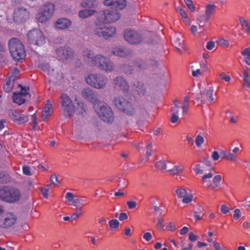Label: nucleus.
<instances>
[{"label": "nucleus", "mask_w": 250, "mask_h": 250, "mask_svg": "<svg viewBox=\"0 0 250 250\" xmlns=\"http://www.w3.org/2000/svg\"><path fill=\"white\" fill-rule=\"evenodd\" d=\"M82 53L83 57L90 59L91 65L106 72H110L113 70V63L106 57L101 54L94 56L92 51L87 48H83Z\"/></svg>", "instance_id": "f257e3e1"}, {"label": "nucleus", "mask_w": 250, "mask_h": 250, "mask_svg": "<svg viewBox=\"0 0 250 250\" xmlns=\"http://www.w3.org/2000/svg\"><path fill=\"white\" fill-rule=\"evenodd\" d=\"M101 119L107 123H112L114 119L113 113L110 107L103 101L94 103L93 108Z\"/></svg>", "instance_id": "f03ea898"}, {"label": "nucleus", "mask_w": 250, "mask_h": 250, "mask_svg": "<svg viewBox=\"0 0 250 250\" xmlns=\"http://www.w3.org/2000/svg\"><path fill=\"white\" fill-rule=\"evenodd\" d=\"M101 119L107 123H112L114 119L113 113L110 107L103 101L94 103L93 108Z\"/></svg>", "instance_id": "7ed1b4c3"}, {"label": "nucleus", "mask_w": 250, "mask_h": 250, "mask_svg": "<svg viewBox=\"0 0 250 250\" xmlns=\"http://www.w3.org/2000/svg\"><path fill=\"white\" fill-rule=\"evenodd\" d=\"M101 119L107 123H112L114 119L113 113L110 107L103 101L94 103L93 108Z\"/></svg>", "instance_id": "20e7f679"}, {"label": "nucleus", "mask_w": 250, "mask_h": 250, "mask_svg": "<svg viewBox=\"0 0 250 250\" xmlns=\"http://www.w3.org/2000/svg\"><path fill=\"white\" fill-rule=\"evenodd\" d=\"M9 49L13 58L16 61L22 60L26 56L23 44L17 38H13L9 41Z\"/></svg>", "instance_id": "39448f33"}, {"label": "nucleus", "mask_w": 250, "mask_h": 250, "mask_svg": "<svg viewBox=\"0 0 250 250\" xmlns=\"http://www.w3.org/2000/svg\"><path fill=\"white\" fill-rule=\"evenodd\" d=\"M105 23L100 20H96L93 28V33L98 37L107 39L115 34L116 28L113 26L105 24Z\"/></svg>", "instance_id": "423d86ee"}, {"label": "nucleus", "mask_w": 250, "mask_h": 250, "mask_svg": "<svg viewBox=\"0 0 250 250\" xmlns=\"http://www.w3.org/2000/svg\"><path fill=\"white\" fill-rule=\"evenodd\" d=\"M21 197L20 190L15 188L5 186L0 187V198L9 203H14L20 200Z\"/></svg>", "instance_id": "0eeeda50"}, {"label": "nucleus", "mask_w": 250, "mask_h": 250, "mask_svg": "<svg viewBox=\"0 0 250 250\" xmlns=\"http://www.w3.org/2000/svg\"><path fill=\"white\" fill-rule=\"evenodd\" d=\"M55 11V5L51 2H47L42 5L36 15V20L41 23L49 21Z\"/></svg>", "instance_id": "6e6552de"}, {"label": "nucleus", "mask_w": 250, "mask_h": 250, "mask_svg": "<svg viewBox=\"0 0 250 250\" xmlns=\"http://www.w3.org/2000/svg\"><path fill=\"white\" fill-rule=\"evenodd\" d=\"M87 84L96 89L104 88L107 83V78L100 74H90L85 78Z\"/></svg>", "instance_id": "1a4fd4ad"}, {"label": "nucleus", "mask_w": 250, "mask_h": 250, "mask_svg": "<svg viewBox=\"0 0 250 250\" xmlns=\"http://www.w3.org/2000/svg\"><path fill=\"white\" fill-rule=\"evenodd\" d=\"M61 110L65 117L72 116L75 111L74 105L68 95L66 94H62L59 99Z\"/></svg>", "instance_id": "9d476101"}, {"label": "nucleus", "mask_w": 250, "mask_h": 250, "mask_svg": "<svg viewBox=\"0 0 250 250\" xmlns=\"http://www.w3.org/2000/svg\"><path fill=\"white\" fill-rule=\"evenodd\" d=\"M27 36L29 42L33 45L41 46L45 43V38L39 29L30 30L28 32Z\"/></svg>", "instance_id": "9b49d317"}, {"label": "nucleus", "mask_w": 250, "mask_h": 250, "mask_svg": "<svg viewBox=\"0 0 250 250\" xmlns=\"http://www.w3.org/2000/svg\"><path fill=\"white\" fill-rule=\"evenodd\" d=\"M121 17V14L115 10L107 9L101 12L97 20H100L103 22H113L118 20Z\"/></svg>", "instance_id": "f8f14e48"}, {"label": "nucleus", "mask_w": 250, "mask_h": 250, "mask_svg": "<svg viewBox=\"0 0 250 250\" xmlns=\"http://www.w3.org/2000/svg\"><path fill=\"white\" fill-rule=\"evenodd\" d=\"M115 105L121 111L128 115H132L134 113V108L123 97H118L114 100Z\"/></svg>", "instance_id": "ddd939ff"}, {"label": "nucleus", "mask_w": 250, "mask_h": 250, "mask_svg": "<svg viewBox=\"0 0 250 250\" xmlns=\"http://www.w3.org/2000/svg\"><path fill=\"white\" fill-rule=\"evenodd\" d=\"M30 12L29 10L23 7L16 8L13 14V21L18 23H21L29 19Z\"/></svg>", "instance_id": "4468645a"}, {"label": "nucleus", "mask_w": 250, "mask_h": 250, "mask_svg": "<svg viewBox=\"0 0 250 250\" xmlns=\"http://www.w3.org/2000/svg\"><path fill=\"white\" fill-rule=\"evenodd\" d=\"M18 86L21 87V91L14 93L13 100L14 103L20 105L24 104L27 98L29 97V88L28 87H23L21 84Z\"/></svg>", "instance_id": "2eb2a0df"}, {"label": "nucleus", "mask_w": 250, "mask_h": 250, "mask_svg": "<svg viewBox=\"0 0 250 250\" xmlns=\"http://www.w3.org/2000/svg\"><path fill=\"white\" fill-rule=\"evenodd\" d=\"M17 220V216L10 212L0 215V228H7L13 226Z\"/></svg>", "instance_id": "dca6fc26"}, {"label": "nucleus", "mask_w": 250, "mask_h": 250, "mask_svg": "<svg viewBox=\"0 0 250 250\" xmlns=\"http://www.w3.org/2000/svg\"><path fill=\"white\" fill-rule=\"evenodd\" d=\"M216 5L213 4H208L205 7V15L203 17L199 18L198 21L200 22L199 27L201 29L205 25V23L209 21L211 16L215 11Z\"/></svg>", "instance_id": "f3484780"}, {"label": "nucleus", "mask_w": 250, "mask_h": 250, "mask_svg": "<svg viewBox=\"0 0 250 250\" xmlns=\"http://www.w3.org/2000/svg\"><path fill=\"white\" fill-rule=\"evenodd\" d=\"M124 38L125 41L131 44H137L142 41L140 35L136 31L132 30H125Z\"/></svg>", "instance_id": "a211bd4d"}, {"label": "nucleus", "mask_w": 250, "mask_h": 250, "mask_svg": "<svg viewBox=\"0 0 250 250\" xmlns=\"http://www.w3.org/2000/svg\"><path fill=\"white\" fill-rule=\"evenodd\" d=\"M56 52L57 57L62 60H70L74 55L72 49L68 47L58 48Z\"/></svg>", "instance_id": "6ab92c4d"}, {"label": "nucleus", "mask_w": 250, "mask_h": 250, "mask_svg": "<svg viewBox=\"0 0 250 250\" xmlns=\"http://www.w3.org/2000/svg\"><path fill=\"white\" fill-rule=\"evenodd\" d=\"M9 116L11 120L19 125H22L27 123L29 120L27 115L19 114L13 110H10L8 112Z\"/></svg>", "instance_id": "aec40b11"}, {"label": "nucleus", "mask_w": 250, "mask_h": 250, "mask_svg": "<svg viewBox=\"0 0 250 250\" xmlns=\"http://www.w3.org/2000/svg\"><path fill=\"white\" fill-rule=\"evenodd\" d=\"M104 4L107 6H110L111 9L117 11L125 8L126 3L125 0H104Z\"/></svg>", "instance_id": "412c9836"}, {"label": "nucleus", "mask_w": 250, "mask_h": 250, "mask_svg": "<svg viewBox=\"0 0 250 250\" xmlns=\"http://www.w3.org/2000/svg\"><path fill=\"white\" fill-rule=\"evenodd\" d=\"M213 88L210 87L205 92H201V100L202 104L206 103L207 101L215 103V100L213 97Z\"/></svg>", "instance_id": "4be33fe9"}, {"label": "nucleus", "mask_w": 250, "mask_h": 250, "mask_svg": "<svg viewBox=\"0 0 250 250\" xmlns=\"http://www.w3.org/2000/svg\"><path fill=\"white\" fill-rule=\"evenodd\" d=\"M113 84L115 88L122 89L124 92H127L129 89L127 83L122 77H116L113 80Z\"/></svg>", "instance_id": "5701e85b"}, {"label": "nucleus", "mask_w": 250, "mask_h": 250, "mask_svg": "<svg viewBox=\"0 0 250 250\" xmlns=\"http://www.w3.org/2000/svg\"><path fill=\"white\" fill-rule=\"evenodd\" d=\"M176 194L180 198H183L182 202L184 203H189L193 199V196L191 194H188L187 191L185 188H180L176 190Z\"/></svg>", "instance_id": "b1692460"}, {"label": "nucleus", "mask_w": 250, "mask_h": 250, "mask_svg": "<svg viewBox=\"0 0 250 250\" xmlns=\"http://www.w3.org/2000/svg\"><path fill=\"white\" fill-rule=\"evenodd\" d=\"M82 96L93 103V106L94 107V103L97 101H100L97 98V95L94 92L89 88H85L82 91Z\"/></svg>", "instance_id": "393cba45"}, {"label": "nucleus", "mask_w": 250, "mask_h": 250, "mask_svg": "<svg viewBox=\"0 0 250 250\" xmlns=\"http://www.w3.org/2000/svg\"><path fill=\"white\" fill-rule=\"evenodd\" d=\"M136 66L140 69L143 70L151 67L157 66V62L155 60H150L147 62L143 60H139L136 62Z\"/></svg>", "instance_id": "a878e982"}, {"label": "nucleus", "mask_w": 250, "mask_h": 250, "mask_svg": "<svg viewBox=\"0 0 250 250\" xmlns=\"http://www.w3.org/2000/svg\"><path fill=\"white\" fill-rule=\"evenodd\" d=\"M71 25V21L67 18H61L58 19L55 23L56 28L64 29L69 28Z\"/></svg>", "instance_id": "bb28decb"}, {"label": "nucleus", "mask_w": 250, "mask_h": 250, "mask_svg": "<svg viewBox=\"0 0 250 250\" xmlns=\"http://www.w3.org/2000/svg\"><path fill=\"white\" fill-rule=\"evenodd\" d=\"M52 107V104L51 103L48 101L42 111V118L43 120L45 121L50 115Z\"/></svg>", "instance_id": "cd10ccee"}, {"label": "nucleus", "mask_w": 250, "mask_h": 250, "mask_svg": "<svg viewBox=\"0 0 250 250\" xmlns=\"http://www.w3.org/2000/svg\"><path fill=\"white\" fill-rule=\"evenodd\" d=\"M133 89L137 94L140 96H144L146 93V88L141 83L137 82L133 84Z\"/></svg>", "instance_id": "c85d7f7f"}, {"label": "nucleus", "mask_w": 250, "mask_h": 250, "mask_svg": "<svg viewBox=\"0 0 250 250\" xmlns=\"http://www.w3.org/2000/svg\"><path fill=\"white\" fill-rule=\"evenodd\" d=\"M15 77L14 76L10 77L9 79H6L3 84V88L6 93L10 92L14 86Z\"/></svg>", "instance_id": "c756f323"}, {"label": "nucleus", "mask_w": 250, "mask_h": 250, "mask_svg": "<svg viewBox=\"0 0 250 250\" xmlns=\"http://www.w3.org/2000/svg\"><path fill=\"white\" fill-rule=\"evenodd\" d=\"M221 176L219 175L215 176L212 181L208 182L207 186L210 189H214L217 188L221 181Z\"/></svg>", "instance_id": "7c9ffc66"}, {"label": "nucleus", "mask_w": 250, "mask_h": 250, "mask_svg": "<svg viewBox=\"0 0 250 250\" xmlns=\"http://www.w3.org/2000/svg\"><path fill=\"white\" fill-rule=\"evenodd\" d=\"M184 169V167L182 164H179L175 166L173 168L167 170V171L172 176L177 175L181 173Z\"/></svg>", "instance_id": "2f4dec72"}, {"label": "nucleus", "mask_w": 250, "mask_h": 250, "mask_svg": "<svg viewBox=\"0 0 250 250\" xmlns=\"http://www.w3.org/2000/svg\"><path fill=\"white\" fill-rule=\"evenodd\" d=\"M239 21L242 26V30L248 35H250V24L243 17L240 18Z\"/></svg>", "instance_id": "473e14b6"}, {"label": "nucleus", "mask_w": 250, "mask_h": 250, "mask_svg": "<svg viewBox=\"0 0 250 250\" xmlns=\"http://www.w3.org/2000/svg\"><path fill=\"white\" fill-rule=\"evenodd\" d=\"M81 5L82 7L85 8H93L97 6L96 0H84L83 1Z\"/></svg>", "instance_id": "72a5a7b5"}, {"label": "nucleus", "mask_w": 250, "mask_h": 250, "mask_svg": "<svg viewBox=\"0 0 250 250\" xmlns=\"http://www.w3.org/2000/svg\"><path fill=\"white\" fill-rule=\"evenodd\" d=\"M95 12L94 10L84 9L80 11L78 15L81 18L85 19L93 15Z\"/></svg>", "instance_id": "f704fd0d"}, {"label": "nucleus", "mask_w": 250, "mask_h": 250, "mask_svg": "<svg viewBox=\"0 0 250 250\" xmlns=\"http://www.w3.org/2000/svg\"><path fill=\"white\" fill-rule=\"evenodd\" d=\"M222 158L232 162H236L237 158L233 153L224 151L222 154Z\"/></svg>", "instance_id": "c9c22d12"}, {"label": "nucleus", "mask_w": 250, "mask_h": 250, "mask_svg": "<svg viewBox=\"0 0 250 250\" xmlns=\"http://www.w3.org/2000/svg\"><path fill=\"white\" fill-rule=\"evenodd\" d=\"M241 53L244 56L243 61L250 65V47L244 49Z\"/></svg>", "instance_id": "e433bc0d"}, {"label": "nucleus", "mask_w": 250, "mask_h": 250, "mask_svg": "<svg viewBox=\"0 0 250 250\" xmlns=\"http://www.w3.org/2000/svg\"><path fill=\"white\" fill-rule=\"evenodd\" d=\"M112 53L113 55L121 57H125L126 55V52L125 50L120 47L113 48Z\"/></svg>", "instance_id": "4c0bfd02"}, {"label": "nucleus", "mask_w": 250, "mask_h": 250, "mask_svg": "<svg viewBox=\"0 0 250 250\" xmlns=\"http://www.w3.org/2000/svg\"><path fill=\"white\" fill-rule=\"evenodd\" d=\"M155 167L158 169L164 171L167 169V165L165 161L161 160L156 163Z\"/></svg>", "instance_id": "58836bf2"}, {"label": "nucleus", "mask_w": 250, "mask_h": 250, "mask_svg": "<svg viewBox=\"0 0 250 250\" xmlns=\"http://www.w3.org/2000/svg\"><path fill=\"white\" fill-rule=\"evenodd\" d=\"M205 139L204 137L201 134L196 136L195 139V143L198 147H200L204 144Z\"/></svg>", "instance_id": "ea45409f"}, {"label": "nucleus", "mask_w": 250, "mask_h": 250, "mask_svg": "<svg viewBox=\"0 0 250 250\" xmlns=\"http://www.w3.org/2000/svg\"><path fill=\"white\" fill-rule=\"evenodd\" d=\"M189 100L190 97L188 96H186L184 98L183 105L182 106L183 114L184 115L186 114L187 113L188 109V102L189 101Z\"/></svg>", "instance_id": "a19ab883"}, {"label": "nucleus", "mask_w": 250, "mask_h": 250, "mask_svg": "<svg viewBox=\"0 0 250 250\" xmlns=\"http://www.w3.org/2000/svg\"><path fill=\"white\" fill-rule=\"evenodd\" d=\"M85 200L83 198H79L75 199L73 200V204L75 207L83 206Z\"/></svg>", "instance_id": "79ce46f5"}, {"label": "nucleus", "mask_w": 250, "mask_h": 250, "mask_svg": "<svg viewBox=\"0 0 250 250\" xmlns=\"http://www.w3.org/2000/svg\"><path fill=\"white\" fill-rule=\"evenodd\" d=\"M120 223L116 219H112L109 221V226L111 229H117L119 226Z\"/></svg>", "instance_id": "37998d69"}, {"label": "nucleus", "mask_w": 250, "mask_h": 250, "mask_svg": "<svg viewBox=\"0 0 250 250\" xmlns=\"http://www.w3.org/2000/svg\"><path fill=\"white\" fill-rule=\"evenodd\" d=\"M203 167L199 164H197L194 165L193 170L195 172L196 174H203L204 172Z\"/></svg>", "instance_id": "c03bdc74"}, {"label": "nucleus", "mask_w": 250, "mask_h": 250, "mask_svg": "<svg viewBox=\"0 0 250 250\" xmlns=\"http://www.w3.org/2000/svg\"><path fill=\"white\" fill-rule=\"evenodd\" d=\"M83 214L82 209L81 208H79L77 211L73 214H72L71 216V218L72 220H76L78 217L81 216Z\"/></svg>", "instance_id": "a18cd8bd"}, {"label": "nucleus", "mask_w": 250, "mask_h": 250, "mask_svg": "<svg viewBox=\"0 0 250 250\" xmlns=\"http://www.w3.org/2000/svg\"><path fill=\"white\" fill-rule=\"evenodd\" d=\"M173 43L174 45L179 47L182 46L183 45V41L181 40L178 37L175 36L173 39Z\"/></svg>", "instance_id": "49530a36"}, {"label": "nucleus", "mask_w": 250, "mask_h": 250, "mask_svg": "<svg viewBox=\"0 0 250 250\" xmlns=\"http://www.w3.org/2000/svg\"><path fill=\"white\" fill-rule=\"evenodd\" d=\"M213 175V173L211 172H209L208 173L205 174L202 176V180H203V182L205 184H207L208 181L207 180L208 179L211 178L212 177Z\"/></svg>", "instance_id": "de8ad7c7"}, {"label": "nucleus", "mask_w": 250, "mask_h": 250, "mask_svg": "<svg viewBox=\"0 0 250 250\" xmlns=\"http://www.w3.org/2000/svg\"><path fill=\"white\" fill-rule=\"evenodd\" d=\"M165 223L164 220L161 218H158L156 224V227L158 229H162L165 227Z\"/></svg>", "instance_id": "09e8293b"}, {"label": "nucleus", "mask_w": 250, "mask_h": 250, "mask_svg": "<svg viewBox=\"0 0 250 250\" xmlns=\"http://www.w3.org/2000/svg\"><path fill=\"white\" fill-rule=\"evenodd\" d=\"M50 182L54 185H58L59 184L58 178L56 175H52L50 178Z\"/></svg>", "instance_id": "8fccbe9b"}, {"label": "nucleus", "mask_w": 250, "mask_h": 250, "mask_svg": "<svg viewBox=\"0 0 250 250\" xmlns=\"http://www.w3.org/2000/svg\"><path fill=\"white\" fill-rule=\"evenodd\" d=\"M40 68L44 71L49 72L51 68L47 63H43L40 65Z\"/></svg>", "instance_id": "3c124183"}, {"label": "nucleus", "mask_w": 250, "mask_h": 250, "mask_svg": "<svg viewBox=\"0 0 250 250\" xmlns=\"http://www.w3.org/2000/svg\"><path fill=\"white\" fill-rule=\"evenodd\" d=\"M218 42L220 45L224 47H228L229 45V42L223 39L219 40Z\"/></svg>", "instance_id": "603ef678"}, {"label": "nucleus", "mask_w": 250, "mask_h": 250, "mask_svg": "<svg viewBox=\"0 0 250 250\" xmlns=\"http://www.w3.org/2000/svg\"><path fill=\"white\" fill-rule=\"evenodd\" d=\"M31 118L32 122L31 123V125L32 126L33 129H34L38 124L37 116L35 114H34L32 116Z\"/></svg>", "instance_id": "864d4df0"}, {"label": "nucleus", "mask_w": 250, "mask_h": 250, "mask_svg": "<svg viewBox=\"0 0 250 250\" xmlns=\"http://www.w3.org/2000/svg\"><path fill=\"white\" fill-rule=\"evenodd\" d=\"M146 156L147 158L148 159L151 155V152H152V146L149 144H147L146 145Z\"/></svg>", "instance_id": "5fc2aeb1"}, {"label": "nucleus", "mask_w": 250, "mask_h": 250, "mask_svg": "<svg viewBox=\"0 0 250 250\" xmlns=\"http://www.w3.org/2000/svg\"><path fill=\"white\" fill-rule=\"evenodd\" d=\"M177 10L179 11L181 17L184 19H186L187 18V14L184 9L182 8L181 7L179 6L177 7Z\"/></svg>", "instance_id": "6e6d98bb"}, {"label": "nucleus", "mask_w": 250, "mask_h": 250, "mask_svg": "<svg viewBox=\"0 0 250 250\" xmlns=\"http://www.w3.org/2000/svg\"><path fill=\"white\" fill-rule=\"evenodd\" d=\"M184 1L187 5L188 7L191 11H194L195 7L191 0H184Z\"/></svg>", "instance_id": "4d7b16f0"}, {"label": "nucleus", "mask_w": 250, "mask_h": 250, "mask_svg": "<svg viewBox=\"0 0 250 250\" xmlns=\"http://www.w3.org/2000/svg\"><path fill=\"white\" fill-rule=\"evenodd\" d=\"M241 216L240 210L239 209H235L234 211L233 218L235 220L239 219Z\"/></svg>", "instance_id": "13d9d810"}, {"label": "nucleus", "mask_w": 250, "mask_h": 250, "mask_svg": "<svg viewBox=\"0 0 250 250\" xmlns=\"http://www.w3.org/2000/svg\"><path fill=\"white\" fill-rule=\"evenodd\" d=\"M23 172L26 175H31V173L30 172V168L29 167L25 166L22 167Z\"/></svg>", "instance_id": "bf43d9fd"}, {"label": "nucleus", "mask_w": 250, "mask_h": 250, "mask_svg": "<svg viewBox=\"0 0 250 250\" xmlns=\"http://www.w3.org/2000/svg\"><path fill=\"white\" fill-rule=\"evenodd\" d=\"M152 237V236L151 234L149 232H145L143 235V238L147 242L150 241Z\"/></svg>", "instance_id": "052dcab7"}, {"label": "nucleus", "mask_w": 250, "mask_h": 250, "mask_svg": "<svg viewBox=\"0 0 250 250\" xmlns=\"http://www.w3.org/2000/svg\"><path fill=\"white\" fill-rule=\"evenodd\" d=\"M221 211L223 214H227L229 211V208L225 205L221 206Z\"/></svg>", "instance_id": "680f3d73"}, {"label": "nucleus", "mask_w": 250, "mask_h": 250, "mask_svg": "<svg viewBox=\"0 0 250 250\" xmlns=\"http://www.w3.org/2000/svg\"><path fill=\"white\" fill-rule=\"evenodd\" d=\"M126 204L129 209L134 208L137 206V203L135 201H127Z\"/></svg>", "instance_id": "e2e57ef3"}, {"label": "nucleus", "mask_w": 250, "mask_h": 250, "mask_svg": "<svg viewBox=\"0 0 250 250\" xmlns=\"http://www.w3.org/2000/svg\"><path fill=\"white\" fill-rule=\"evenodd\" d=\"M219 77L220 79L223 80L226 82H229L230 80V77L229 76H226L225 74L222 73L219 75Z\"/></svg>", "instance_id": "0e129e2a"}, {"label": "nucleus", "mask_w": 250, "mask_h": 250, "mask_svg": "<svg viewBox=\"0 0 250 250\" xmlns=\"http://www.w3.org/2000/svg\"><path fill=\"white\" fill-rule=\"evenodd\" d=\"M65 197L67 200H68L69 201L73 202V200H74L75 199H74L73 194L71 192H67L66 194Z\"/></svg>", "instance_id": "69168bd1"}, {"label": "nucleus", "mask_w": 250, "mask_h": 250, "mask_svg": "<svg viewBox=\"0 0 250 250\" xmlns=\"http://www.w3.org/2000/svg\"><path fill=\"white\" fill-rule=\"evenodd\" d=\"M214 46L215 43L213 42L212 41L208 42L206 45V48L209 50L212 49Z\"/></svg>", "instance_id": "338daca9"}, {"label": "nucleus", "mask_w": 250, "mask_h": 250, "mask_svg": "<svg viewBox=\"0 0 250 250\" xmlns=\"http://www.w3.org/2000/svg\"><path fill=\"white\" fill-rule=\"evenodd\" d=\"M211 157L214 161L218 160L220 158L219 153L216 151H214L212 153Z\"/></svg>", "instance_id": "774afa93"}]
</instances>
